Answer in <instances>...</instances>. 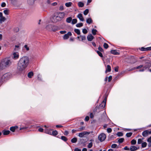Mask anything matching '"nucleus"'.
<instances>
[{
	"mask_svg": "<svg viewBox=\"0 0 151 151\" xmlns=\"http://www.w3.org/2000/svg\"><path fill=\"white\" fill-rule=\"evenodd\" d=\"M29 63V59L27 56H23L19 59V73L20 71L22 74L25 73V69L27 67Z\"/></svg>",
	"mask_w": 151,
	"mask_h": 151,
	"instance_id": "1",
	"label": "nucleus"
},
{
	"mask_svg": "<svg viewBox=\"0 0 151 151\" xmlns=\"http://www.w3.org/2000/svg\"><path fill=\"white\" fill-rule=\"evenodd\" d=\"M107 97V96L106 95L105 99L101 103L98 107L96 106L95 108V110L97 112H99L101 109H102L104 108L106 105V99Z\"/></svg>",
	"mask_w": 151,
	"mask_h": 151,
	"instance_id": "2",
	"label": "nucleus"
},
{
	"mask_svg": "<svg viewBox=\"0 0 151 151\" xmlns=\"http://www.w3.org/2000/svg\"><path fill=\"white\" fill-rule=\"evenodd\" d=\"M11 63L10 60L8 59H5L2 61L1 63L0 64V69H2L3 66L1 67V66L4 65L5 67L9 66Z\"/></svg>",
	"mask_w": 151,
	"mask_h": 151,
	"instance_id": "3",
	"label": "nucleus"
},
{
	"mask_svg": "<svg viewBox=\"0 0 151 151\" xmlns=\"http://www.w3.org/2000/svg\"><path fill=\"white\" fill-rule=\"evenodd\" d=\"M106 138V135L103 133L100 134L98 137V139L101 142H102L104 141Z\"/></svg>",
	"mask_w": 151,
	"mask_h": 151,
	"instance_id": "4",
	"label": "nucleus"
},
{
	"mask_svg": "<svg viewBox=\"0 0 151 151\" xmlns=\"http://www.w3.org/2000/svg\"><path fill=\"white\" fill-rule=\"evenodd\" d=\"M52 20L54 23H56L61 20L58 16H56L54 15L52 17Z\"/></svg>",
	"mask_w": 151,
	"mask_h": 151,
	"instance_id": "5",
	"label": "nucleus"
},
{
	"mask_svg": "<svg viewBox=\"0 0 151 151\" xmlns=\"http://www.w3.org/2000/svg\"><path fill=\"white\" fill-rule=\"evenodd\" d=\"M151 134V130H146L143 132L142 135L143 136L145 137L147 136L148 134Z\"/></svg>",
	"mask_w": 151,
	"mask_h": 151,
	"instance_id": "6",
	"label": "nucleus"
},
{
	"mask_svg": "<svg viewBox=\"0 0 151 151\" xmlns=\"http://www.w3.org/2000/svg\"><path fill=\"white\" fill-rule=\"evenodd\" d=\"M90 132H82L78 134V136L81 137H84V136L86 134H89Z\"/></svg>",
	"mask_w": 151,
	"mask_h": 151,
	"instance_id": "7",
	"label": "nucleus"
},
{
	"mask_svg": "<svg viewBox=\"0 0 151 151\" xmlns=\"http://www.w3.org/2000/svg\"><path fill=\"white\" fill-rule=\"evenodd\" d=\"M72 35V33L70 32H68L67 34H65L63 37V38L64 40H66L68 39L69 36Z\"/></svg>",
	"mask_w": 151,
	"mask_h": 151,
	"instance_id": "8",
	"label": "nucleus"
},
{
	"mask_svg": "<svg viewBox=\"0 0 151 151\" xmlns=\"http://www.w3.org/2000/svg\"><path fill=\"white\" fill-rule=\"evenodd\" d=\"M65 14L64 12H60L58 14V17L60 18V19L61 20L64 17Z\"/></svg>",
	"mask_w": 151,
	"mask_h": 151,
	"instance_id": "9",
	"label": "nucleus"
},
{
	"mask_svg": "<svg viewBox=\"0 0 151 151\" xmlns=\"http://www.w3.org/2000/svg\"><path fill=\"white\" fill-rule=\"evenodd\" d=\"M106 114L105 111H104V113L103 114V115L101 116V118H100L99 119V120L100 122H102L104 120L105 118L106 117Z\"/></svg>",
	"mask_w": 151,
	"mask_h": 151,
	"instance_id": "10",
	"label": "nucleus"
},
{
	"mask_svg": "<svg viewBox=\"0 0 151 151\" xmlns=\"http://www.w3.org/2000/svg\"><path fill=\"white\" fill-rule=\"evenodd\" d=\"M36 0H27V3L30 5H33Z\"/></svg>",
	"mask_w": 151,
	"mask_h": 151,
	"instance_id": "11",
	"label": "nucleus"
},
{
	"mask_svg": "<svg viewBox=\"0 0 151 151\" xmlns=\"http://www.w3.org/2000/svg\"><path fill=\"white\" fill-rule=\"evenodd\" d=\"M18 127L17 126L11 127H10V130L12 132H14L16 129H17Z\"/></svg>",
	"mask_w": 151,
	"mask_h": 151,
	"instance_id": "12",
	"label": "nucleus"
},
{
	"mask_svg": "<svg viewBox=\"0 0 151 151\" xmlns=\"http://www.w3.org/2000/svg\"><path fill=\"white\" fill-rule=\"evenodd\" d=\"M93 38V36L91 34L88 35L87 37L88 40L90 41H92Z\"/></svg>",
	"mask_w": 151,
	"mask_h": 151,
	"instance_id": "13",
	"label": "nucleus"
},
{
	"mask_svg": "<svg viewBox=\"0 0 151 151\" xmlns=\"http://www.w3.org/2000/svg\"><path fill=\"white\" fill-rule=\"evenodd\" d=\"M28 127L25 126H24L22 124L20 126V127L19 128V130H23L24 131H25L28 128Z\"/></svg>",
	"mask_w": 151,
	"mask_h": 151,
	"instance_id": "14",
	"label": "nucleus"
},
{
	"mask_svg": "<svg viewBox=\"0 0 151 151\" xmlns=\"http://www.w3.org/2000/svg\"><path fill=\"white\" fill-rule=\"evenodd\" d=\"M77 17L81 21H83L84 19L83 17L82 14H79L77 16Z\"/></svg>",
	"mask_w": 151,
	"mask_h": 151,
	"instance_id": "15",
	"label": "nucleus"
},
{
	"mask_svg": "<svg viewBox=\"0 0 151 151\" xmlns=\"http://www.w3.org/2000/svg\"><path fill=\"white\" fill-rule=\"evenodd\" d=\"M138 149V148L134 146H131L130 148V150L131 151H134Z\"/></svg>",
	"mask_w": 151,
	"mask_h": 151,
	"instance_id": "16",
	"label": "nucleus"
},
{
	"mask_svg": "<svg viewBox=\"0 0 151 151\" xmlns=\"http://www.w3.org/2000/svg\"><path fill=\"white\" fill-rule=\"evenodd\" d=\"M2 132L3 133L4 135H7L9 134L10 132L9 130H7L6 129H4L2 131Z\"/></svg>",
	"mask_w": 151,
	"mask_h": 151,
	"instance_id": "17",
	"label": "nucleus"
},
{
	"mask_svg": "<svg viewBox=\"0 0 151 151\" xmlns=\"http://www.w3.org/2000/svg\"><path fill=\"white\" fill-rule=\"evenodd\" d=\"M111 71V67L109 65H107V68H106L105 73H107V72H110Z\"/></svg>",
	"mask_w": 151,
	"mask_h": 151,
	"instance_id": "18",
	"label": "nucleus"
},
{
	"mask_svg": "<svg viewBox=\"0 0 151 151\" xmlns=\"http://www.w3.org/2000/svg\"><path fill=\"white\" fill-rule=\"evenodd\" d=\"M52 130L51 129H46L45 130V131L46 133L50 135L52 134Z\"/></svg>",
	"mask_w": 151,
	"mask_h": 151,
	"instance_id": "19",
	"label": "nucleus"
},
{
	"mask_svg": "<svg viewBox=\"0 0 151 151\" xmlns=\"http://www.w3.org/2000/svg\"><path fill=\"white\" fill-rule=\"evenodd\" d=\"M51 29L52 31H55L58 30V27L57 26L52 25V27Z\"/></svg>",
	"mask_w": 151,
	"mask_h": 151,
	"instance_id": "20",
	"label": "nucleus"
},
{
	"mask_svg": "<svg viewBox=\"0 0 151 151\" xmlns=\"http://www.w3.org/2000/svg\"><path fill=\"white\" fill-rule=\"evenodd\" d=\"M13 58L14 59H16L18 58L19 55L18 54H17L16 52H14L13 53Z\"/></svg>",
	"mask_w": 151,
	"mask_h": 151,
	"instance_id": "21",
	"label": "nucleus"
},
{
	"mask_svg": "<svg viewBox=\"0 0 151 151\" xmlns=\"http://www.w3.org/2000/svg\"><path fill=\"white\" fill-rule=\"evenodd\" d=\"M111 53L115 55H119V53L116 51V50H112L111 51Z\"/></svg>",
	"mask_w": 151,
	"mask_h": 151,
	"instance_id": "22",
	"label": "nucleus"
},
{
	"mask_svg": "<svg viewBox=\"0 0 151 151\" xmlns=\"http://www.w3.org/2000/svg\"><path fill=\"white\" fill-rule=\"evenodd\" d=\"M33 73L32 71H31L28 73L27 76L28 78H31L33 76Z\"/></svg>",
	"mask_w": 151,
	"mask_h": 151,
	"instance_id": "23",
	"label": "nucleus"
},
{
	"mask_svg": "<svg viewBox=\"0 0 151 151\" xmlns=\"http://www.w3.org/2000/svg\"><path fill=\"white\" fill-rule=\"evenodd\" d=\"M52 27V25H48L46 27V29L48 30H51V28Z\"/></svg>",
	"mask_w": 151,
	"mask_h": 151,
	"instance_id": "24",
	"label": "nucleus"
},
{
	"mask_svg": "<svg viewBox=\"0 0 151 151\" xmlns=\"http://www.w3.org/2000/svg\"><path fill=\"white\" fill-rule=\"evenodd\" d=\"M6 19V18L4 17H2L0 18V23L1 24L2 22H4Z\"/></svg>",
	"mask_w": 151,
	"mask_h": 151,
	"instance_id": "25",
	"label": "nucleus"
},
{
	"mask_svg": "<svg viewBox=\"0 0 151 151\" xmlns=\"http://www.w3.org/2000/svg\"><path fill=\"white\" fill-rule=\"evenodd\" d=\"M72 20V18L71 17H69L67 18L66 22L68 23H70Z\"/></svg>",
	"mask_w": 151,
	"mask_h": 151,
	"instance_id": "26",
	"label": "nucleus"
},
{
	"mask_svg": "<svg viewBox=\"0 0 151 151\" xmlns=\"http://www.w3.org/2000/svg\"><path fill=\"white\" fill-rule=\"evenodd\" d=\"M86 22L88 24H90L92 22V20L90 18H88L86 19Z\"/></svg>",
	"mask_w": 151,
	"mask_h": 151,
	"instance_id": "27",
	"label": "nucleus"
},
{
	"mask_svg": "<svg viewBox=\"0 0 151 151\" xmlns=\"http://www.w3.org/2000/svg\"><path fill=\"white\" fill-rule=\"evenodd\" d=\"M9 10L8 9H6L4 10V13L6 15H9Z\"/></svg>",
	"mask_w": 151,
	"mask_h": 151,
	"instance_id": "28",
	"label": "nucleus"
},
{
	"mask_svg": "<svg viewBox=\"0 0 151 151\" xmlns=\"http://www.w3.org/2000/svg\"><path fill=\"white\" fill-rule=\"evenodd\" d=\"M51 132L52 134L51 135L54 136L58 134V132L56 130L53 131Z\"/></svg>",
	"mask_w": 151,
	"mask_h": 151,
	"instance_id": "29",
	"label": "nucleus"
},
{
	"mask_svg": "<svg viewBox=\"0 0 151 151\" xmlns=\"http://www.w3.org/2000/svg\"><path fill=\"white\" fill-rule=\"evenodd\" d=\"M72 3L71 2H69L68 3H67L65 4V6L67 7H69L70 6Z\"/></svg>",
	"mask_w": 151,
	"mask_h": 151,
	"instance_id": "30",
	"label": "nucleus"
},
{
	"mask_svg": "<svg viewBox=\"0 0 151 151\" xmlns=\"http://www.w3.org/2000/svg\"><path fill=\"white\" fill-rule=\"evenodd\" d=\"M77 138L76 137L74 138L71 139V142L73 143H75L77 142Z\"/></svg>",
	"mask_w": 151,
	"mask_h": 151,
	"instance_id": "31",
	"label": "nucleus"
},
{
	"mask_svg": "<svg viewBox=\"0 0 151 151\" xmlns=\"http://www.w3.org/2000/svg\"><path fill=\"white\" fill-rule=\"evenodd\" d=\"M61 139L64 141L66 142L67 140V138L65 136H62L61 137Z\"/></svg>",
	"mask_w": 151,
	"mask_h": 151,
	"instance_id": "32",
	"label": "nucleus"
},
{
	"mask_svg": "<svg viewBox=\"0 0 151 151\" xmlns=\"http://www.w3.org/2000/svg\"><path fill=\"white\" fill-rule=\"evenodd\" d=\"M124 140V138H121L119 139L118 140V142L119 143H121L123 142Z\"/></svg>",
	"mask_w": 151,
	"mask_h": 151,
	"instance_id": "33",
	"label": "nucleus"
},
{
	"mask_svg": "<svg viewBox=\"0 0 151 151\" xmlns=\"http://www.w3.org/2000/svg\"><path fill=\"white\" fill-rule=\"evenodd\" d=\"M83 26V24L82 23L77 24L76 25V26L78 27H82Z\"/></svg>",
	"mask_w": 151,
	"mask_h": 151,
	"instance_id": "34",
	"label": "nucleus"
},
{
	"mask_svg": "<svg viewBox=\"0 0 151 151\" xmlns=\"http://www.w3.org/2000/svg\"><path fill=\"white\" fill-rule=\"evenodd\" d=\"M74 32L78 35H80V31L79 29H74Z\"/></svg>",
	"mask_w": 151,
	"mask_h": 151,
	"instance_id": "35",
	"label": "nucleus"
},
{
	"mask_svg": "<svg viewBox=\"0 0 151 151\" xmlns=\"http://www.w3.org/2000/svg\"><path fill=\"white\" fill-rule=\"evenodd\" d=\"M77 19H74L72 20V24H74L77 22Z\"/></svg>",
	"mask_w": 151,
	"mask_h": 151,
	"instance_id": "36",
	"label": "nucleus"
},
{
	"mask_svg": "<svg viewBox=\"0 0 151 151\" xmlns=\"http://www.w3.org/2000/svg\"><path fill=\"white\" fill-rule=\"evenodd\" d=\"M78 6L80 7H83L84 6V4L81 2H79L78 3Z\"/></svg>",
	"mask_w": 151,
	"mask_h": 151,
	"instance_id": "37",
	"label": "nucleus"
},
{
	"mask_svg": "<svg viewBox=\"0 0 151 151\" xmlns=\"http://www.w3.org/2000/svg\"><path fill=\"white\" fill-rule=\"evenodd\" d=\"M96 52L97 54H98L99 56L101 57H103V55L99 51H96Z\"/></svg>",
	"mask_w": 151,
	"mask_h": 151,
	"instance_id": "38",
	"label": "nucleus"
},
{
	"mask_svg": "<svg viewBox=\"0 0 151 151\" xmlns=\"http://www.w3.org/2000/svg\"><path fill=\"white\" fill-rule=\"evenodd\" d=\"M132 132H128L126 134V136L127 137H130L132 136Z\"/></svg>",
	"mask_w": 151,
	"mask_h": 151,
	"instance_id": "39",
	"label": "nucleus"
},
{
	"mask_svg": "<svg viewBox=\"0 0 151 151\" xmlns=\"http://www.w3.org/2000/svg\"><path fill=\"white\" fill-rule=\"evenodd\" d=\"M85 127H82L79 128V129L78 130V131H81L85 129Z\"/></svg>",
	"mask_w": 151,
	"mask_h": 151,
	"instance_id": "40",
	"label": "nucleus"
},
{
	"mask_svg": "<svg viewBox=\"0 0 151 151\" xmlns=\"http://www.w3.org/2000/svg\"><path fill=\"white\" fill-rule=\"evenodd\" d=\"M80 37L81 38L82 41H83V40H86V37L85 36H82L81 35H80Z\"/></svg>",
	"mask_w": 151,
	"mask_h": 151,
	"instance_id": "41",
	"label": "nucleus"
},
{
	"mask_svg": "<svg viewBox=\"0 0 151 151\" xmlns=\"http://www.w3.org/2000/svg\"><path fill=\"white\" fill-rule=\"evenodd\" d=\"M97 32V30L96 29H93L92 30V33L94 35H95L96 34V32Z\"/></svg>",
	"mask_w": 151,
	"mask_h": 151,
	"instance_id": "42",
	"label": "nucleus"
},
{
	"mask_svg": "<svg viewBox=\"0 0 151 151\" xmlns=\"http://www.w3.org/2000/svg\"><path fill=\"white\" fill-rule=\"evenodd\" d=\"M147 143L146 142H144L142 144V147H145L147 146Z\"/></svg>",
	"mask_w": 151,
	"mask_h": 151,
	"instance_id": "43",
	"label": "nucleus"
},
{
	"mask_svg": "<svg viewBox=\"0 0 151 151\" xmlns=\"http://www.w3.org/2000/svg\"><path fill=\"white\" fill-rule=\"evenodd\" d=\"M103 46L104 48L106 49H107L109 47V46L108 44L106 43H104Z\"/></svg>",
	"mask_w": 151,
	"mask_h": 151,
	"instance_id": "44",
	"label": "nucleus"
},
{
	"mask_svg": "<svg viewBox=\"0 0 151 151\" xmlns=\"http://www.w3.org/2000/svg\"><path fill=\"white\" fill-rule=\"evenodd\" d=\"M89 10L88 9H86L83 12V14L85 15H86L88 13Z\"/></svg>",
	"mask_w": 151,
	"mask_h": 151,
	"instance_id": "45",
	"label": "nucleus"
},
{
	"mask_svg": "<svg viewBox=\"0 0 151 151\" xmlns=\"http://www.w3.org/2000/svg\"><path fill=\"white\" fill-rule=\"evenodd\" d=\"M136 143V141L134 139H132L131 141V144L132 145H135Z\"/></svg>",
	"mask_w": 151,
	"mask_h": 151,
	"instance_id": "46",
	"label": "nucleus"
},
{
	"mask_svg": "<svg viewBox=\"0 0 151 151\" xmlns=\"http://www.w3.org/2000/svg\"><path fill=\"white\" fill-rule=\"evenodd\" d=\"M92 145H93V143L92 142H91L89 143L88 144V148H90L92 147Z\"/></svg>",
	"mask_w": 151,
	"mask_h": 151,
	"instance_id": "47",
	"label": "nucleus"
},
{
	"mask_svg": "<svg viewBox=\"0 0 151 151\" xmlns=\"http://www.w3.org/2000/svg\"><path fill=\"white\" fill-rule=\"evenodd\" d=\"M117 135L119 137L122 136L123 135V134L122 132H119L117 133Z\"/></svg>",
	"mask_w": 151,
	"mask_h": 151,
	"instance_id": "48",
	"label": "nucleus"
},
{
	"mask_svg": "<svg viewBox=\"0 0 151 151\" xmlns=\"http://www.w3.org/2000/svg\"><path fill=\"white\" fill-rule=\"evenodd\" d=\"M82 32L83 33L86 34L88 32L87 30L86 29H83L82 30Z\"/></svg>",
	"mask_w": 151,
	"mask_h": 151,
	"instance_id": "49",
	"label": "nucleus"
},
{
	"mask_svg": "<svg viewBox=\"0 0 151 151\" xmlns=\"http://www.w3.org/2000/svg\"><path fill=\"white\" fill-rule=\"evenodd\" d=\"M142 141L141 139H138L137 143L138 144H140L142 143Z\"/></svg>",
	"mask_w": 151,
	"mask_h": 151,
	"instance_id": "50",
	"label": "nucleus"
},
{
	"mask_svg": "<svg viewBox=\"0 0 151 151\" xmlns=\"http://www.w3.org/2000/svg\"><path fill=\"white\" fill-rule=\"evenodd\" d=\"M24 47L25 48L27 51H28L29 50V47H28V46L27 45H25Z\"/></svg>",
	"mask_w": 151,
	"mask_h": 151,
	"instance_id": "51",
	"label": "nucleus"
},
{
	"mask_svg": "<svg viewBox=\"0 0 151 151\" xmlns=\"http://www.w3.org/2000/svg\"><path fill=\"white\" fill-rule=\"evenodd\" d=\"M117 146V145L116 144H113L111 146V147L112 148H115Z\"/></svg>",
	"mask_w": 151,
	"mask_h": 151,
	"instance_id": "52",
	"label": "nucleus"
},
{
	"mask_svg": "<svg viewBox=\"0 0 151 151\" xmlns=\"http://www.w3.org/2000/svg\"><path fill=\"white\" fill-rule=\"evenodd\" d=\"M98 50H99V51H100L102 52L104 51V50H103V49L100 46H99L98 47Z\"/></svg>",
	"mask_w": 151,
	"mask_h": 151,
	"instance_id": "53",
	"label": "nucleus"
},
{
	"mask_svg": "<svg viewBox=\"0 0 151 151\" xmlns=\"http://www.w3.org/2000/svg\"><path fill=\"white\" fill-rule=\"evenodd\" d=\"M107 130L108 133H110L112 132V129L111 128H107Z\"/></svg>",
	"mask_w": 151,
	"mask_h": 151,
	"instance_id": "54",
	"label": "nucleus"
},
{
	"mask_svg": "<svg viewBox=\"0 0 151 151\" xmlns=\"http://www.w3.org/2000/svg\"><path fill=\"white\" fill-rule=\"evenodd\" d=\"M4 80L3 78H1L0 79V83L2 84L4 81Z\"/></svg>",
	"mask_w": 151,
	"mask_h": 151,
	"instance_id": "55",
	"label": "nucleus"
},
{
	"mask_svg": "<svg viewBox=\"0 0 151 151\" xmlns=\"http://www.w3.org/2000/svg\"><path fill=\"white\" fill-rule=\"evenodd\" d=\"M89 117L88 116H87L86 117L85 120L86 121H88L89 120Z\"/></svg>",
	"mask_w": 151,
	"mask_h": 151,
	"instance_id": "56",
	"label": "nucleus"
},
{
	"mask_svg": "<svg viewBox=\"0 0 151 151\" xmlns=\"http://www.w3.org/2000/svg\"><path fill=\"white\" fill-rule=\"evenodd\" d=\"M6 6V4L5 2H3L1 4V6L2 7H4Z\"/></svg>",
	"mask_w": 151,
	"mask_h": 151,
	"instance_id": "57",
	"label": "nucleus"
},
{
	"mask_svg": "<svg viewBox=\"0 0 151 151\" xmlns=\"http://www.w3.org/2000/svg\"><path fill=\"white\" fill-rule=\"evenodd\" d=\"M140 50L142 51H146V48H145L143 47H142L141 48Z\"/></svg>",
	"mask_w": 151,
	"mask_h": 151,
	"instance_id": "58",
	"label": "nucleus"
},
{
	"mask_svg": "<svg viewBox=\"0 0 151 151\" xmlns=\"http://www.w3.org/2000/svg\"><path fill=\"white\" fill-rule=\"evenodd\" d=\"M89 115H90V117L92 119L93 118L94 116L92 113H90Z\"/></svg>",
	"mask_w": 151,
	"mask_h": 151,
	"instance_id": "59",
	"label": "nucleus"
},
{
	"mask_svg": "<svg viewBox=\"0 0 151 151\" xmlns=\"http://www.w3.org/2000/svg\"><path fill=\"white\" fill-rule=\"evenodd\" d=\"M112 79V77L111 76H110L108 78V81L110 82Z\"/></svg>",
	"mask_w": 151,
	"mask_h": 151,
	"instance_id": "60",
	"label": "nucleus"
},
{
	"mask_svg": "<svg viewBox=\"0 0 151 151\" xmlns=\"http://www.w3.org/2000/svg\"><path fill=\"white\" fill-rule=\"evenodd\" d=\"M143 67V65H141L139 66H138L137 67H136V69H139V68H141L142 67Z\"/></svg>",
	"mask_w": 151,
	"mask_h": 151,
	"instance_id": "61",
	"label": "nucleus"
},
{
	"mask_svg": "<svg viewBox=\"0 0 151 151\" xmlns=\"http://www.w3.org/2000/svg\"><path fill=\"white\" fill-rule=\"evenodd\" d=\"M69 134V132L68 131H65L64 132V134L65 135H67Z\"/></svg>",
	"mask_w": 151,
	"mask_h": 151,
	"instance_id": "62",
	"label": "nucleus"
},
{
	"mask_svg": "<svg viewBox=\"0 0 151 151\" xmlns=\"http://www.w3.org/2000/svg\"><path fill=\"white\" fill-rule=\"evenodd\" d=\"M146 51L151 50V47L146 48Z\"/></svg>",
	"mask_w": 151,
	"mask_h": 151,
	"instance_id": "63",
	"label": "nucleus"
},
{
	"mask_svg": "<svg viewBox=\"0 0 151 151\" xmlns=\"http://www.w3.org/2000/svg\"><path fill=\"white\" fill-rule=\"evenodd\" d=\"M147 141L148 142H151V136L148 138Z\"/></svg>",
	"mask_w": 151,
	"mask_h": 151,
	"instance_id": "64",
	"label": "nucleus"
}]
</instances>
